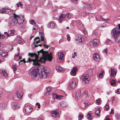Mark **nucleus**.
Instances as JSON below:
<instances>
[{
    "mask_svg": "<svg viewBox=\"0 0 120 120\" xmlns=\"http://www.w3.org/2000/svg\"><path fill=\"white\" fill-rule=\"evenodd\" d=\"M87 5H89V6L87 7V6H86V7L87 8H90L91 7V5L89 4H87Z\"/></svg>",
    "mask_w": 120,
    "mask_h": 120,
    "instance_id": "60",
    "label": "nucleus"
},
{
    "mask_svg": "<svg viewBox=\"0 0 120 120\" xmlns=\"http://www.w3.org/2000/svg\"><path fill=\"white\" fill-rule=\"evenodd\" d=\"M67 36L68 37L67 39L68 41H69L70 39V35L69 34H68Z\"/></svg>",
    "mask_w": 120,
    "mask_h": 120,
    "instance_id": "54",
    "label": "nucleus"
},
{
    "mask_svg": "<svg viewBox=\"0 0 120 120\" xmlns=\"http://www.w3.org/2000/svg\"><path fill=\"white\" fill-rule=\"evenodd\" d=\"M52 96L53 99H55L56 98H56H57V95L55 94H52Z\"/></svg>",
    "mask_w": 120,
    "mask_h": 120,
    "instance_id": "40",
    "label": "nucleus"
},
{
    "mask_svg": "<svg viewBox=\"0 0 120 120\" xmlns=\"http://www.w3.org/2000/svg\"><path fill=\"white\" fill-rule=\"evenodd\" d=\"M24 21L23 18H21L19 15L15 13L13 14V16L9 18L8 20V23L12 26H14L17 23L19 24H22Z\"/></svg>",
    "mask_w": 120,
    "mask_h": 120,
    "instance_id": "3",
    "label": "nucleus"
},
{
    "mask_svg": "<svg viewBox=\"0 0 120 120\" xmlns=\"http://www.w3.org/2000/svg\"><path fill=\"white\" fill-rule=\"evenodd\" d=\"M4 37V35H2L0 32V39H2Z\"/></svg>",
    "mask_w": 120,
    "mask_h": 120,
    "instance_id": "49",
    "label": "nucleus"
},
{
    "mask_svg": "<svg viewBox=\"0 0 120 120\" xmlns=\"http://www.w3.org/2000/svg\"><path fill=\"white\" fill-rule=\"evenodd\" d=\"M114 113V112H113V109H112L111 110V112H110V114H113Z\"/></svg>",
    "mask_w": 120,
    "mask_h": 120,
    "instance_id": "58",
    "label": "nucleus"
},
{
    "mask_svg": "<svg viewBox=\"0 0 120 120\" xmlns=\"http://www.w3.org/2000/svg\"><path fill=\"white\" fill-rule=\"evenodd\" d=\"M39 39H40L39 38V37H37L34 38V41H35L36 40H39Z\"/></svg>",
    "mask_w": 120,
    "mask_h": 120,
    "instance_id": "55",
    "label": "nucleus"
},
{
    "mask_svg": "<svg viewBox=\"0 0 120 120\" xmlns=\"http://www.w3.org/2000/svg\"><path fill=\"white\" fill-rule=\"evenodd\" d=\"M81 91L80 90H77L75 93V96L76 98L78 99H79L80 98L81 96Z\"/></svg>",
    "mask_w": 120,
    "mask_h": 120,
    "instance_id": "14",
    "label": "nucleus"
},
{
    "mask_svg": "<svg viewBox=\"0 0 120 120\" xmlns=\"http://www.w3.org/2000/svg\"><path fill=\"white\" fill-rule=\"evenodd\" d=\"M77 55L76 54V52H74L73 53L72 55V57L73 58H74L76 56H77Z\"/></svg>",
    "mask_w": 120,
    "mask_h": 120,
    "instance_id": "38",
    "label": "nucleus"
},
{
    "mask_svg": "<svg viewBox=\"0 0 120 120\" xmlns=\"http://www.w3.org/2000/svg\"><path fill=\"white\" fill-rule=\"evenodd\" d=\"M6 107V105L5 103H1L0 104V109H4Z\"/></svg>",
    "mask_w": 120,
    "mask_h": 120,
    "instance_id": "25",
    "label": "nucleus"
},
{
    "mask_svg": "<svg viewBox=\"0 0 120 120\" xmlns=\"http://www.w3.org/2000/svg\"><path fill=\"white\" fill-rule=\"evenodd\" d=\"M98 40L94 39L93 41L90 42V44L94 46H96L98 45Z\"/></svg>",
    "mask_w": 120,
    "mask_h": 120,
    "instance_id": "12",
    "label": "nucleus"
},
{
    "mask_svg": "<svg viewBox=\"0 0 120 120\" xmlns=\"http://www.w3.org/2000/svg\"><path fill=\"white\" fill-rule=\"evenodd\" d=\"M93 70L92 69H90L88 71V72L90 74H91L93 73Z\"/></svg>",
    "mask_w": 120,
    "mask_h": 120,
    "instance_id": "50",
    "label": "nucleus"
},
{
    "mask_svg": "<svg viewBox=\"0 0 120 120\" xmlns=\"http://www.w3.org/2000/svg\"><path fill=\"white\" fill-rule=\"evenodd\" d=\"M48 71L46 69H44L41 71V76L38 72L37 69H34L31 75L32 78L33 79L38 80L42 78L45 79L48 78Z\"/></svg>",
    "mask_w": 120,
    "mask_h": 120,
    "instance_id": "1",
    "label": "nucleus"
},
{
    "mask_svg": "<svg viewBox=\"0 0 120 120\" xmlns=\"http://www.w3.org/2000/svg\"><path fill=\"white\" fill-rule=\"evenodd\" d=\"M83 116V115H79L78 116V117L79 118L81 117V118H82Z\"/></svg>",
    "mask_w": 120,
    "mask_h": 120,
    "instance_id": "62",
    "label": "nucleus"
},
{
    "mask_svg": "<svg viewBox=\"0 0 120 120\" xmlns=\"http://www.w3.org/2000/svg\"><path fill=\"white\" fill-rule=\"evenodd\" d=\"M93 56L94 60L96 61H99L100 59L99 55L97 53H95L94 55Z\"/></svg>",
    "mask_w": 120,
    "mask_h": 120,
    "instance_id": "15",
    "label": "nucleus"
},
{
    "mask_svg": "<svg viewBox=\"0 0 120 120\" xmlns=\"http://www.w3.org/2000/svg\"><path fill=\"white\" fill-rule=\"evenodd\" d=\"M105 109L107 111L109 109V105L108 104H106L105 106Z\"/></svg>",
    "mask_w": 120,
    "mask_h": 120,
    "instance_id": "42",
    "label": "nucleus"
},
{
    "mask_svg": "<svg viewBox=\"0 0 120 120\" xmlns=\"http://www.w3.org/2000/svg\"><path fill=\"white\" fill-rule=\"evenodd\" d=\"M16 5L17 7H21L23 6V4L21 2H19L16 4Z\"/></svg>",
    "mask_w": 120,
    "mask_h": 120,
    "instance_id": "33",
    "label": "nucleus"
},
{
    "mask_svg": "<svg viewBox=\"0 0 120 120\" xmlns=\"http://www.w3.org/2000/svg\"><path fill=\"white\" fill-rule=\"evenodd\" d=\"M16 40V41L18 42L20 44H21L22 43V41H23L22 39H21L19 37H17Z\"/></svg>",
    "mask_w": 120,
    "mask_h": 120,
    "instance_id": "29",
    "label": "nucleus"
},
{
    "mask_svg": "<svg viewBox=\"0 0 120 120\" xmlns=\"http://www.w3.org/2000/svg\"><path fill=\"white\" fill-rule=\"evenodd\" d=\"M24 108L25 112L27 114H28V113H30L32 110L31 107L30 106H26Z\"/></svg>",
    "mask_w": 120,
    "mask_h": 120,
    "instance_id": "11",
    "label": "nucleus"
},
{
    "mask_svg": "<svg viewBox=\"0 0 120 120\" xmlns=\"http://www.w3.org/2000/svg\"><path fill=\"white\" fill-rule=\"evenodd\" d=\"M59 112V110L58 109H56L54 111H53L51 112L52 116L55 117H58L59 116L58 113Z\"/></svg>",
    "mask_w": 120,
    "mask_h": 120,
    "instance_id": "10",
    "label": "nucleus"
},
{
    "mask_svg": "<svg viewBox=\"0 0 120 120\" xmlns=\"http://www.w3.org/2000/svg\"><path fill=\"white\" fill-rule=\"evenodd\" d=\"M28 55V56H30L31 58H34L35 57V59L34 60H37L38 63H39V62H40V61H39L40 59L39 60H38V54L37 53H30V52H29Z\"/></svg>",
    "mask_w": 120,
    "mask_h": 120,
    "instance_id": "9",
    "label": "nucleus"
},
{
    "mask_svg": "<svg viewBox=\"0 0 120 120\" xmlns=\"http://www.w3.org/2000/svg\"><path fill=\"white\" fill-rule=\"evenodd\" d=\"M62 97L60 95H57V98H56V99L57 100H58V99Z\"/></svg>",
    "mask_w": 120,
    "mask_h": 120,
    "instance_id": "51",
    "label": "nucleus"
},
{
    "mask_svg": "<svg viewBox=\"0 0 120 120\" xmlns=\"http://www.w3.org/2000/svg\"><path fill=\"white\" fill-rule=\"evenodd\" d=\"M1 75H3L5 77L7 76V74L6 71L4 70H1Z\"/></svg>",
    "mask_w": 120,
    "mask_h": 120,
    "instance_id": "27",
    "label": "nucleus"
},
{
    "mask_svg": "<svg viewBox=\"0 0 120 120\" xmlns=\"http://www.w3.org/2000/svg\"><path fill=\"white\" fill-rule=\"evenodd\" d=\"M60 105L63 107H65L68 106L67 103L65 102H61Z\"/></svg>",
    "mask_w": 120,
    "mask_h": 120,
    "instance_id": "26",
    "label": "nucleus"
},
{
    "mask_svg": "<svg viewBox=\"0 0 120 120\" xmlns=\"http://www.w3.org/2000/svg\"><path fill=\"white\" fill-rule=\"evenodd\" d=\"M103 51L105 52V53L106 54H107V49H104L103 50Z\"/></svg>",
    "mask_w": 120,
    "mask_h": 120,
    "instance_id": "59",
    "label": "nucleus"
},
{
    "mask_svg": "<svg viewBox=\"0 0 120 120\" xmlns=\"http://www.w3.org/2000/svg\"><path fill=\"white\" fill-rule=\"evenodd\" d=\"M37 53L38 56L40 53H41L42 55V57H41L39 61L40 62L45 63L47 60H48L49 61H52V52L49 54L47 51H44V49H42L40 51H38Z\"/></svg>",
    "mask_w": 120,
    "mask_h": 120,
    "instance_id": "2",
    "label": "nucleus"
},
{
    "mask_svg": "<svg viewBox=\"0 0 120 120\" xmlns=\"http://www.w3.org/2000/svg\"><path fill=\"white\" fill-rule=\"evenodd\" d=\"M90 103L89 102H88V101H86L84 102V107H85L86 106H87Z\"/></svg>",
    "mask_w": 120,
    "mask_h": 120,
    "instance_id": "36",
    "label": "nucleus"
},
{
    "mask_svg": "<svg viewBox=\"0 0 120 120\" xmlns=\"http://www.w3.org/2000/svg\"><path fill=\"white\" fill-rule=\"evenodd\" d=\"M76 23L77 25L78 26H79L81 25V21L80 20H78L76 21Z\"/></svg>",
    "mask_w": 120,
    "mask_h": 120,
    "instance_id": "39",
    "label": "nucleus"
},
{
    "mask_svg": "<svg viewBox=\"0 0 120 120\" xmlns=\"http://www.w3.org/2000/svg\"><path fill=\"white\" fill-rule=\"evenodd\" d=\"M30 23L33 25H34L36 24L34 21L33 20H31L30 21Z\"/></svg>",
    "mask_w": 120,
    "mask_h": 120,
    "instance_id": "37",
    "label": "nucleus"
},
{
    "mask_svg": "<svg viewBox=\"0 0 120 120\" xmlns=\"http://www.w3.org/2000/svg\"><path fill=\"white\" fill-rule=\"evenodd\" d=\"M100 101V99L98 98L97 100H96V102L98 104V105H99L100 104L101 101Z\"/></svg>",
    "mask_w": 120,
    "mask_h": 120,
    "instance_id": "43",
    "label": "nucleus"
},
{
    "mask_svg": "<svg viewBox=\"0 0 120 120\" xmlns=\"http://www.w3.org/2000/svg\"><path fill=\"white\" fill-rule=\"evenodd\" d=\"M40 43V39H39V40H38L36 42V43L37 44H38V43Z\"/></svg>",
    "mask_w": 120,
    "mask_h": 120,
    "instance_id": "61",
    "label": "nucleus"
},
{
    "mask_svg": "<svg viewBox=\"0 0 120 120\" xmlns=\"http://www.w3.org/2000/svg\"><path fill=\"white\" fill-rule=\"evenodd\" d=\"M116 84V81L114 80H112L111 82V85L112 86H114Z\"/></svg>",
    "mask_w": 120,
    "mask_h": 120,
    "instance_id": "31",
    "label": "nucleus"
},
{
    "mask_svg": "<svg viewBox=\"0 0 120 120\" xmlns=\"http://www.w3.org/2000/svg\"><path fill=\"white\" fill-rule=\"evenodd\" d=\"M64 55V54L62 52L58 54V57L59 60H58V61L59 62H61L62 60H63Z\"/></svg>",
    "mask_w": 120,
    "mask_h": 120,
    "instance_id": "16",
    "label": "nucleus"
},
{
    "mask_svg": "<svg viewBox=\"0 0 120 120\" xmlns=\"http://www.w3.org/2000/svg\"><path fill=\"white\" fill-rule=\"evenodd\" d=\"M15 32V30H11L8 32V33H10L11 35V36L14 35Z\"/></svg>",
    "mask_w": 120,
    "mask_h": 120,
    "instance_id": "32",
    "label": "nucleus"
},
{
    "mask_svg": "<svg viewBox=\"0 0 120 120\" xmlns=\"http://www.w3.org/2000/svg\"><path fill=\"white\" fill-rule=\"evenodd\" d=\"M77 0H71L72 2H74L75 4H76L77 3Z\"/></svg>",
    "mask_w": 120,
    "mask_h": 120,
    "instance_id": "57",
    "label": "nucleus"
},
{
    "mask_svg": "<svg viewBox=\"0 0 120 120\" xmlns=\"http://www.w3.org/2000/svg\"><path fill=\"white\" fill-rule=\"evenodd\" d=\"M56 69L58 71H64V70L63 69V68L61 67L57 66L56 67Z\"/></svg>",
    "mask_w": 120,
    "mask_h": 120,
    "instance_id": "24",
    "label": "nucleus"
},
{
    "mask_svg": "<svg viewBox=\"0 0 120 120\" xmlns=\"http://www.w3.org/2000/svg\"><path fill=\"white\" fill-rule=\"evenodd\" d=\"M100 112V109L98 108L97 110L95 112V115L97 116L99 115V113Z\"/></svg>",
    "mask_w": 120,
    "mask_h": 120,
    "instance_id": "35",
    "label": "nucleus"
},
{
    "mask_svg": "<svg viewBox=\"0 0 120 120\" xmlns=\"http://www.w3.org/2000/svg\"><path fill=\"white\" fill-rule=\"evenodd\" d=\"M46 91L45 94V95H48L49 94L51 91V88L50 87H48L46 88Z\"/></svg>",
    "mask_w": 120,
    "mask_h": 120,
    "instance_id": "17",
    "label": "nucleus"
},
{
    "mask_svg": "<svg viewBox=\"0 0 120 120\" xmlns=\"http://www.w3.org/2000/svg\"><path fill=\"white\" fill-rule=\"evenodd\" d=\"M16 94L18 98H19L20 99H21L22 95V92L17 91L16 92Z\"/></svg>",
    "mask_w": 120,
    "mask_h": 120,
    "instance_id": "19",
    "label": "nucleus"
},
{
    "mask_svg": "<svg viewBox=\"0 0 120 120\" xmlns=\"http://www.w3.org/2000/svg\"><path fill=\"white\" fill-rule=\"evenodd\" d=\"M83 82L85 83H88L89 82L90 79L88 74H84L83 75L82 77Z\"/></svg>",
    "mask_w": 120,
    "mask_h": 120,
    "instance_id": "8",
    "label": "nucleus"
},
{
    "mask_svg": "<svg viewBox=\"0 0 120 120\" xmlns=\"http://www.w3.org/2000/svg\"><path fill=\"white\" fill-rule=\"evenodd\" d=\"M76 84V82L75 81H73L70 83V85L71 88L73 89L75 87Z\"/></svg>",
    "mask_w": 120,
    "mask_h": 120,
    "instance_id": "21",
    "label": "nucleus"
},
{
    "mask_svg": "<svg viewBox=\"0 0 120 120\" xmlns=\"http://www.w3.org/2000/svg\"><path fill=\"white\" fill-rule=\"evenodd\" d=\"M23 61L24 63H25L26 62L30 63L31 62L33 61V65H35L39 66L40 65V64L38 63L37 60H32L30 58H29L28 60L26 61L25 59H23Z\"/></svg>",
    "mask_w": 120,
    "mask_h": 120,
    "instance_id": "7",
    "label": "nucleus"
},
{
    "mask_svg": "<svg viewBox=\"0 0 120 120\" xmlns=\"http://www.w3.org/2000/svg\"><path fill=\"white\" fill-rule=\"evenodd\" d=\"M0 55L3 57L8 56L7 53L4 52H3L2 53H1L0 54Z\"/></svg>",
    "mask_w": 120,
    "mask_h": 120,
    "instance_id": "30",
    "label": "nucleus"
},
{
    "mask_svg": "<svg viewBox=\"0 0 120 120\" xmlns=\"http://www.w3.org/2000/svg\"><path fill=\"white\" fill-rule=\"evenodd\" d=\"M39 33L41 34V37H44V34L43 32H39Z\"/></svg>",
    "mask_w": 120,
    "mask_h": 120,
    "instance_id": "53",
    "label": "nucleus"
},
{
    "mask_svg": "<svg viewBox=\"0 0 120 120\" xmlns=\"http://www.w3.org/2000/svg\"><path fill=\"white\" fill-rule=\"evenodd\" d=\"M34 45H35V47H37L38 46H40L41 47L42 45V44H39V45H37V44L36 45L35 44V43L34 42Z\"/></svg>",
    "mask_w": 120,
    "mask_h": 120,
    "instance_id": "48",
    "label": "nucleus"
},
{
    "mask_svg": "<svg viewBox=\"0 0 120 120\" xmlns=\"http://www.w3.org/2000/svg\"><path fill=\"white\" fill-rule=\"evenodd\" d=\"M12 106L14 109H17L19 108V107L18 106L17 104L16 103H14L12 104Z\"/></svg>",
    "mask_w": 120,
    "mask_h": 120,
    "instance_id": "22",
    "label": "nucleus"
},
{
    "mask_svg": "<svg viewBox=\"0 0 120 120\" xmlns=\"http://www.w3.org/2000/svg\"><path fill=\"white\" fill-rule=\"evenodd\" d=\"M100 18L102 19L103 21H107L109 20L108 19H105L103 18L102 17V16H100Z\"/></svg>",
    "mask_w": 120,
    "mask_h": 120,
    "instance_id": "47",
    "label": "nucleus"
},
{
    "mask_svg": "<svg viewBox=\"0 0 120 120\" xmlns=\"http://www.w3.org/2000/svg\"><path fill=\"white\" fill-rule=\"evenodd\" d=\"M104 72L103 71L102 73H100L99 75V77L100 78L102 79L103 77V73Z\"/></svg>",
    "mask_w": 120,
    "mask_h": 120,
    "instance_id": "41",
    "label": "nucleus"
},
{
    "mask_svg": "<svg viewBox=\"0 0 120 120\" xmlns=\"http://www.w3.org/2000/svg\"><path fill=\"white\" fill-rule=\"evenodd\" d=\"M114 40L116 43L120 42V35H118L115 38Z\"/></svg>",
    "mask_w": 120,
    "mask_h": 120,
    "instance_id": "20",
    "label": "nucleus"
},
{
    "mask_svg": "<svg viewBox=\"0 0 120 120\" xmlns=\"http://www.w3.org/2000/svg\"><path fill=\"white\" fill-rule=\"evenodd\" d=\"M43 46L45 48H46L47 49H48L50 46H49V45H47L45 44H44V45Z\"/></svg>",
    "mask_w": 120,
    "mask_h": 120,
    "instance_id": "52",
    "label": "nucleus"
},
{
    "mask_svg": "<svg viewBox=\"0 0 120 120\" xmlns=\"http://www.w3.org/2000/svg\"><path fill=\"white\" fill-rule=\"evenodd\" d=\"M78 68L76 67H74L70 72V74L72 76H75L77 71Z\"/></svg>",
    "mask_w": 120,
    "mask_h": 120,
    "instance_id": "13",
    "label": "nucleus"
},
{
    "mask_svg": "<svg viewBox=\"0 0 120 120\" xmlns=\"http://www.w3.org/2000/svg\"><path fill=\"white\" fill-rule=\"evenodd\" d=\"M120 34V29L118 28H114L112 30L111 34L112 36L115 38Z\"/></svg>",
    "mask_w": 120,
    "mask_h": 120,
    "instance_id": "4",
    "label": "nucleus"
},
{
    "mask_svg": "<svg viewBox=\"0 0 120 120\" xmlns=\"http://www.w3.org/2000/svg\"><path fill=\"white\" fill-rule=\"evenodd\" d=\"M115 117L116 118V119L118 120H119L120 119V115L117 114L115 116Z\"/></svg>",
    "mask_w": 120,
    "mask_h": 120,
    "instance_id": "44",
    "label": "nucleus"
},
{
    "mask_svg": "<svg viewBox=\"0 0 120 120\" xmlns=\"http://www.w3.org/2000/svg\"><path fill=\"white\" fill-rule=\"evenodd\" d=\"M17 66L16 65H15L14 66L13 65L12 66V68L13 70L14 71H15L16 70Z\"/></svg>",
    "mask_w": 120,
    "mask_h": 120,
    "instance_id": "46",
    "label": "nucleus"
},
{
    "mask_svg": "<svg viewBox=\"0 0 120 120\" xmlns=\"http://www.w3.org/2000/svg\"><path fill=\"white\" fill-rule=\"evenodd\" d=\"M70 18V15L69 13H68L66 15L62 14L59 17V20L60 21H62L63 19H64L66 21H67Z\"/></svg>",
    "mask_w": 120,
    "mask_h": 120,
    "instance_id": "5",
    "label": "nucleus"
},
{
    "mask_svg": "<svg viewBox=\"0 0 120 120\" xmlns=\"http://www.w3.org/2000/svg\"><path fill=\"white\" fill-rule=\"evenodd\" d=\"M106 42L107 44H109L111 43V41L109 39H107L106 40Z\"/></svg>",
    "mask_w": 120,
    "mask_h": 120,
    "instance_id": "45",
    "label": "nucleus"
},
{
    "mask_svg": "<svg viewBox=\"0 0 120 120\" xmlns=\"http://www.w3.org/2000/svg\"><path fill=\"white\" fill-rule=\"evenodd\" d=\"M82 38L81 36L78 37L75 39V40L77 41V43H82Z\"/></svg>",
    "mask_w": 120,
    "mask_h": 120,
    "instance_id": "23",
    "label": "nucleus"
},
{
    "mask_svg": "<svg viewBox=\"0 0 120 120\" xmlns=\"http://www.w3.org/2000/svg\"><path fill=\"white\" fill-rule=\"evenodd\" d=\"M105 120H110V119L108 117H106Z\"/></svg>",
    "mask_w": 120,
    "mask_h": 120,
    "instance_id": "64",
    "label": "nucleus"
},
{
    "mask_svg": "<svg viewBox=\"0 0 120 120\" xmlns=\"http://www.w3.org/2000/svg\"><path fill=\"white\" fill-rule=\"evenodd\" d=\"M13 10H11L6 8H3L0 9V13L8 14L10 15L13 13Z\"/></svg>",
    "mask_w": 120,
    "mask_h": 120,
    "instance_id": "6",
    "label": "nucleus"
},
{
    "mask_svg": "<svg viewBox=\"0 0 120 120\" xmlns=\"http://www.w3.org/2000/svg\"><path fill=\"white\" fill-rule=\"evenodd\" d=\"M41 41H44V40H45V37L44 36L42 37H41Z\"/></svg>",
    "mask_w": 120,
    "mask_h": 120,
    "instance_id": "56",
    "label": "nucleus"
},
{
    "mask_svg": "<svg viewBox=\"0 0 120 120\" xmlns=\"http://www.w3.org/2000/svg\"><path fill=\"white\" fill-rule=\"evenodd\" d=\"M116 93H117L118 94H119L120 93V92L118 90L116 91Z\"/></svg>",
    "mask_w": 120,
    "mask_h": 120,
    "instance_id": "63",
    "label": "nucleus"
},
{
    "mask_svg": "<svg viewBox=\"0 0 120 120\" xmlns=\"http://www.w3.org/2000/svg\"><path fill=\"white\" fill-rule=\"evenodd\" d=\"M92 113L88 114L87 116V118L89 119H91L92 118V117L91 116L92 115Z\"/></svg>",
    "mask_w": 120,
    "mask_h": 120,
    "instance_id": "34",
    "label": "nucleus"
},
{
    "mask_svg": "<svg viewBox=\"0 0 120 120\" xmlns=\"http://www.w3.org/2000/svg\"><path fill=\"white\" fill-rule=\"evenodd\" d=\"M111 73L110 75L112 76H114L116 75V71L113 68H111Z\"/></svg>",
    "mask_w": 120,
    "mask_h": 120,
    "instance_id": "18",
    "label": "nucleus"
},
{
    "mask_svg": "<svg viewBox=\"0 0 120 120\" xmlns=\"http://www.w3.org/2000/svg\"><path fill=\"white\" fill-rule=\"evenodd\" d=\"M48 27L52 28H53L55 27V25L52 22L48 24Z\"/></svg>",
    "mask_w": 120,
    "mask_h": 120,
    "instance_id": "28",
    "label": "nucleus"
}]
</instances>
